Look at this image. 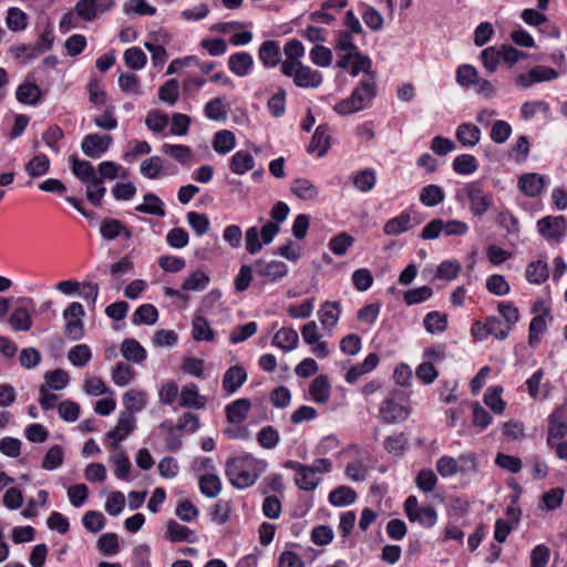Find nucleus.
Here are the masks:
<instances>
[{
	"instance_id": "62",
	"label": "nucleus",
	"mask_w": 567,
	"mask_h": 567,
	"mask_svg": "<svg viewBox=\"0 0 567 567\" xmlns=\"http://www.w3.org/2000/svg\"><path fill=\"white\" fill-rule=\"evenodd\" d=\"M125 64L133 70H141L147 62L146 54L136 47L130 48L124 52Z\"/></svg>"
},
{
	"instance_id": "59",
	"label": "nucleus",
	"mask_w": 567,
	"mask_h": 567,
	"mask_svg": "<svg viewBox=\"0 0 567 567\" xmlns=\"http://www.w3.org/2000/svg\"><path fill=\"white\" fill-rule=\"evenodd\" d=\"M209 284V277L203 271H194L186 278L182 285L183 290L196 291L204 290Z\"/></svg>"
},
{
	"instance_id": "30",
	"label": "nucleus",
	"mask_w": 567,
	"mask_h": 567,
	"mask_svg": "<svg viewBox=\"0 0 567 567\" xmlns=\"http://www.w3.org/2000/svg\"><path fill=\"white\" fill-rule=\"evenodd\" d=\"M135 209L143 214L155 215L158 217L165 216L164 202L154 193L144 195V203L137 205Z\"/></svg>"
},
{
	"instance_id": "48",
	"label": "nucleus",
	"mask_w": 567,
	"mask_h": 567,
	"mask_svg": "<svg viewBox=\"0 0 567 567\" xmlns=\"http://www.w3.org/2000/svg\"><path fill=\"white\" fill-rule=\"evenodd\" d=\"M135 372L131 365L125 362H117L112 371V380L118 386H125L132 382Z\"/></svg>"
},
{
	"instance_id": "35",
	"label": "nucleus",
	"mask_w": 567,
	"mask_h": 567,
	"mask_svg": "<svg viewBox=\"0 0 567 567\" xmlns=\"http://www.w3.org/2000/svg\"><path fill=\"white\" fill-rule=\"evenodd\" d=\"M230 169L237 175H243L255 166L254 157L246 151L236 152L230 158Z\"/></svg>"
},
{
	"instance_id": "26",
	"label": "nucleus",
	"mask_w": 567,
	"mask_h": 567,
	"mask_svg": "<svg viewBox=\"0 0 567 567\" xmlns=\"http://www.w3.org/2000/svg\"><path fill=\"white\" fill-rule=\"evenodd\" d=\"M309 393L311 399L317 403L328 402L331 393L330 382L327 375L317 377L310 384Z\"/></svg>"
},
{
	"instance_id": "2",
	"label": "nucleus",
	"mask_w": 567,
	"mask_h": 567,
	"mask_svg": "<svg viewBox=\"0 0 567 567\" xmlns=\"http://www.w3.org/2000/svg\"><path fill=\"white\" fill-rule=\"evenodd\" d=\"M377 95V84L372 79L363 80L354 87L351 95L338 102L333 110L339 115H350L367 109Z\"/></svg>"
},
{
	"instance_id": "13",
	"label": "nucleus",
	"mask_w": 567,
	"mask_h": 567,
	"mask_svg": "<svg viewBox=\"0 0 567 567\" xmlns=\"http://www.w3.org/2000/svg\"><path fill=\"white\" fill-rule=\"evenodd\" d=\"M113 6V0H80L75 6V11L84 21H92L99 12H106Z\"/></svg>"
},
{
	"instance_id": "27",
	"label": "nucleus",
	"mask_w": 567,
	"mask_h": 567,
	"mask_svg": "<svg viewBox=\"0 0 567 567\" xmlns=\"http://www.w3.org/2000/svg\"><path fill=\"white\" fill-rule=\"evenodd\" d=\"M455 136L464 147H473L481 140V130L471 123H463L457 126Z\"/></svg>"
},
{
	"instance_id": "18",
	"label": "nucleus",
	"mask_w": 567,
	"mask_h": 567,
	"mask_svg": "<svg viewBox=\"0 0 567 567\" xmlns=\"http://www.w3.org/2000/svg\"><path fill=\"white\" fill-rule=\"evenodd\" d=\"M100 233L106 240H113L118 236H123L125 239L132 238L131 229L127 228L123 221L115 218L103 219L100 226Z\"/></svg>"
},
{
	"instance_id": "52",
	"label": "nucleus",
	"mask_w": 567,
	"mask_h": 567,
	"mask_svg": "<svg viewBox=\"0 0 567 567\" xmlns=\"http://www.w3.org/2000/svg\"><path fill=\"white\" fill-rule=\"evenodd\" d=\"M478 167L475 156L470 154H462L454 158L453 169L461 175H470L476 172Z\"/></svg>"
},
{
	"instance_id": "17",
	"label": "nucleus",
	"mask_w": 567,
	"mask_h": 567,
	"mask_svg": "<svg viewBox=\"0 0 567 567\" xmlns=\"http://www.w3.org/2000/svg\"><path fill=\"white\" fill-rule=\"evenodd\" d=\"M258 58L265 68L281 65V50L278 41H264L258 50Z\"/></svg>"
},
{
	"instance_id": "16",
	"label": "nucleus",
	"mask_w": 567,
	"mask_h": 567,
	"mask_svg": "<svg viewBox=\"0 0 567 567\" xmlns=\"http://www.w3.org/2000/svg\"><path fill=\"white\" fill-rule=\"evenodd\" d=\"M207 399L206 396L199 393V389L195 383H187L182 388L179 405L182 408H192L196 410H202L206 406Z\"/></svg>"
},
{
	"instance_id": "24",
	"label": "nucleus",
	"mask_w": 567,
	"mask_h": 567,
	"mask_svg": "<svg viewBox=\"0 0 567 567\" xmlns=\"http://www.w3.org/2000/svg\"><path fill=\"white\" fill-rule=\"evenodd\" d=\"M379 361H380V359L377 353L368 354V357L364 359V361L362 363L357 364V365L352 367L351 369H349V371L346 373V377H344L346 381L348 383H355L361 375L374 370L377 368V365L379 364Z\"/></svg>"
},
{
	"instance_id": "40",
	"label": "nucleus",
	"mask_w": 567,
	"mask_h": 567,
	"mask_svg": "<svg viewBox=\"0 0 567 567\" xmlns=\"http://www.w3.org/2000/svg\"><path fill=\"white\" fill-rule=\"evenodd\" d=\"M158 319L157 309L151 303L140 306L133 313L132 322L134 324H154Z\"/></svg>"
},
{
	"instance_id": "58",
	"label": "nucleus",
	"mask_w": 567,
	"mask_h": 567,
	"mask_svg": "<svg viewBox=\"0 0 567 567\" xmlns=\"http://www.w3.org/2000/svg\"><path fill=\"white\" fill-rule=\"evenodd\" d=\"M354 238L347 233H340L329 241L330 250L338 256H342L353 245Z\"/></svg>"
},
{
	"instance_id": "25",
	"label": "nucleus",
	"mask_w": 567,
	"mask_h": 567,
	"mask_svg": "<svg viewBox=\"0 0 567 567\" xmlns=\"http://www.w3.org/2000/svg\"><path fill=\"white\" fill-rule=\"evenodd\" d=\"M114 452L110 456V461L114 465V474L117 478L128 481L132 467L131 461L122 447L113 449Z\"/></svg>"
},
{
	"instance_id": "51",
	"label": "nucleus",
	"mask_w": 567,
	"mask_h": 567,
	"mask_svg": "<svg viewBox=\"0 0 567 567\" xmlns=\"http://www.w3.org/2000/svg\"><path fill=\"white\" fill-rule=\"evenodd\" d=\"M193 338L196 341L214 340V331L212 330L208 321L202 316H196L193 319Z\"/></svg>"
},
{
	"instance_id": "11",
	"label": "nucleus",
	"mask_w": 567,
	"mask_h": 567,
	"mask_svg": "<svg viewBox=\"0 0 567 567\" xmlns=\"http://www.w3.org/2000/svg\"><path fill=\"white\" fill-rule=\"evenodd\" d=\"M538 233L547 240H559L566 233L564 216H546L537 221Z\"/></svg>"
},
{
	"instance_id": "43",
	"label": "nucleus",
	"mask_w": 567,
	"mask_h": 567,
	"mask_svg": "<svg viewBox=\"0 0 567 567\" xmlns=\"http://www.w3.org/2000/svg\"><path fill=\"white\" fill-rule=\"evenodd\" d=\"M444 198L445 195L443 189L434 184L423 187L420 193V202L427 207H433L443 203Z\"/></svg>"
},
{
	"instance_id": "60",
	"label": "nucleus",
	"mask_w": 567,
	"mask_h": 567,
	"mask_svg": "<svg viewBox=\"0 0 567 567\" xmlns=\"http://www.w3.org/2000/svg\"><path fill=\"white\" fill-rule=\"evenodd\" d=\"M503 389L501 386L489 388L484 394L485 404L495 413H503L505 410V402L501 398Z\"/></svg>"
},
{
	"instance_id": "42",
	"label": "nucleus",
	"mask_w": 567,
	"mask_h": 567,
	"mask_svg": "<svg viewBox=\"0 0 567 567\" xmlns=\"http://www.w3.org/2000/svg\"><path fill=\"white\" fill-rule=\"evenodd\" d=\"M123 403L126 412L142 411L146 405V393L138 390H130L123 395Z\"/></svg>"
},
{
	"instance_id": "49",
	"label": "nucleus",
	"mask_w": 567,
	"mask_h": 567,
	"mask_svg": "<svg viewBox=\"0 0 567 567\" xmlns=\"http://www.w3.org/2000/svg\"><path fill=\"white\" fill-rule=\"evenodd\" d=\"M50 159L47 155H35L25 164V171L31 177H40L48 173Z\"/></svg>"
},
{
	"instance_id": "57",
	"label": "nucleus",
	"mask_w": 567,
	"mask_h": 567,
	"mask_svg": "<svg viewBox=\"0 0 567 567\" xmlns=\"http://www.w3.org/2000/svg\"><path fill=\"white\" fill-rule=\"evenodd\" d=\"M64 461L63 449L60 445H53L45 453L42 467L47 471H53L62 465Z\"/></svg>"
},
{
	"instance_id": "3",
	"label": "nucleus",
	"mask_w": 567,
	"mask_h": 567,
	"mask_svg": "<svg viewBox=\"0 0 567 567\" xmlns=\"http://www.w3.org/2000/svg\"><path fill=\"white\" fill-rule=\"evenodd\" d=\"M281 72L284 75L292 78L298 87L316 89L322 83V74L301 62H281Z\"/></svg>"
},
{
	"instance_id": "64",
	"label": "nucleus",
	"mask_w": 567,
	"mask_h": 567,
	"mask_svg": "<svg viewBox=\"0 0 567 567\" xmlns=\"http://www.w3.org/2000/svg\"><path fill=\"white\" fill-rule=\"evenodd\" d=\"M204 113L213 121H224L227 117V112L220 97L212 99L205 105Z\"/></svg>"
},
{
	"instance_id": "32",
	"label": "nucleus",
	"mask_w": 567,
	"mask_h": 567,
	"mask_svg": "<svg viewBox=\"0 0 567 567\" xmlns=\"http://www.w3.org/2000/svg\"><path fill=\"white\" fill-rule=\"evenodd\" d=\"M194 534L188 527L181 525L174 519H169L166 525L165 537L173 543L189 542L194 540L189 537Z\"/></svg>"
},
{
	"instance_id": "41",
	"label": "nucleus",
	"mask_w": 567,
	"mask_h": 567,
	"mask_svg": "<svg viewBox=\"0 0 567 567\" xmlns=\"http://www.w3.org/2000/svg\"><path fill=\"white\" fill-rule=\"evenodd\" d=\"M340 312L341 310L339 302L326 301L319 311V319L321 324L324 327H334L338 323Z\"/></svg>"
},
{
	"instance_id": "22",
	"label": "nucleus",
	"mask_w": 567,
	"mask_h": 567,
	"mask_svg": "<svg viewBox=\"0 0 567 567\" xmlns=\"http://www.w3.org/2000/svg\"><path fill=\"white\" fill-rule=\"evenodd\" d=\"M299 336L297 331L290 327L278 330L272 339V344L285 352H289L297 348Z\"/></svg>"
},
{
	"instance_id": "44",
	"label": "nucleus",
	"mask_w": 567,
	"mask_h": 567,
	"mask_svg": "<svg viewBox=\"0 0 567 567\" xmlns=\"http://www.w3.org/2000/svg\"><path fill=\"white\" fill-rule=\"evenodd\" d=\"M9 323L16 331H29L32 327V319L25 308L18 307L10 315Z\"/></svg>"
},
{
	"instance_id": "1",
	"label": "nucleus",
	"mask_w": 567,
	"mask_h": 567,
	"mask_svg": "<svg viewBox=\"0 0 567 567\" xmlns=\"http://www.w3.org/2000/svg\"><path fill=\"white\" fill-rule=\"evenodd\" d=\"M266 468L267 462L247 454L227 460L225 474L234 487L243 489L254 485Z\"/></svg>"
},
{
	"instance_id": "54",
	"label": "nucleus",
	"mask_w": 567,
	"mask_h": 567,
	"mask_svg": "<svg viewBox=\"0 0 567 567\" xmlns=\"http://www.w3.org/2000/svg\"><path fill=\"white\" fill-rule=\"evenodd\" d=\"M179 96V82L176 79L166 81L158 90L161 101L174 105Z\"/></svg>"
},
{
	"instance_id": "61",
	"label": "nucleus",
	"mask_w": 567,
	"mask_h": 567,
	"mask_svg": "<svg viewBox=\"0 0 567 567\" xmlns=\"http://www.w3.org/2000/svg\"><path fill=\"white\" fill-rule=\"evenodd\" d=\"M433 296V290L429 286H422L404 292L403 300L408 306L421 303Z\"/></svg>"
},
{
	"instance_id": "46",
	"label": "nucleus",
	"mask_w": 567,
	"mask_h": 567,
	"mask_svg": "<svg viewBox=\"0 0 567 567\" xmlns=\"http://www.w3.org/2000/svg\"><path fill=\"white\" fill-rule=\"evenodd\" d=\"M320 482L318 474L308 465L296 476V485L303 491H313Z\"/></svg>"
},
{
	"instance_id": "38",
	"label": "nucleus",
	"mask_w": 567,
	"mask_h": 567,
	"mask_svg": "<svg viewBox=\"0 0 567 567\" xmlns=\"http://www.w3.org/2000/svg\"><path fill=\"white\" fill-rule=\"evenodd\" d=\"M567 435V424L556 419L553 414L548 416L547 445L554 449L556 441Z\"/></svg>"
},
{
	"instance_id": "50",
	"label": "nucleus",
	"mask_w": 567,
	"mask_h": 567,
	"mask_svg": "<svg viewBox=\"0 0 567 567\" xmlns=\"http://www.w3.org/2000/svg\"><path fill=\"white\" fill-rule=\"evenodd\" d=\"M47 389L50 388L52 390H63L70 381L69 373L62 369H55L53 371H48L44 374Z\"/></svg>"
},
{
	"instance_id": "19",
	"label": "nucleus",
	"mask_w": 567,
	"mask_h": 567,
	"mask_svg": "<svg viewBox=\"0 0 567 567\" xmlns=\"http://www.w3.org/2000/svg\"><path fill=\"white\" fill-rule=\"evenodd\" d=\"M545 186V177L537 173L523 174L518 178V187L528 197L539 196Z\"/></svg>"
},
{
	"instance_id": "15",
	"label": "nucleus",
	"mask_w": 567,
	"mask_h": 567,
	"mask_svg": "<svg viewBox=\"0 0 567 567\" xmlns=\"http://www.w3.org/2000/svg\"><path fill=\"white\" fill-rule=\"evenodd\" d=\"M330 140L329 126L327 124L319 125L307 147L308 153H316L318 157L324 156L330 148Z\"/></svg>"
},
{
	"instance_id": "39",
	"label": "nucleus",
	"mask_w": 567,
	"mask_h": 567,
	"mask_svg": "<svg viewBox=\"0 0 567 567\" xmlns=\"http://www.w3.org/2000/svg\"><path fill=\"white\" fill-rule=\"evenodd\" d=\"M236 145V137L233 132L221 130L217 132L213 140V148L218 154H227L234 150Z\"/></svg>"
},
{
	"instance_id": "34",
	"label": "nucleus",
	"mask_w": 567,
	"mask_h": 567,
	"mask_svg": "<svg viewBox=\"0 0 567 567\" xmlns=\"http://www.w3.org/2000/svg\"><path fill=\"white\" fill-rule=\"evenodd\" d=\"M425 330L431 333H442L447 329V316L440 311H431L423 319Z\"/></svg>"
},
{
	"instance_id": "23",
	"label": "nucleus",
	"mask_w": 567,
	"mask_h": 567,
	"mask_svg": "<svg viewBox=\"0 0 567 567\" xmlns=\"http://www.w3.org/2000/svg\"><path fill=\"white\" fill-rule=\"evenodd\" d=\"M254 65V59L248 52H237L229 56L228 68L237 76L247 75Z\"/></svg>"
},
{
	"instance_id": "5",
	"label": "nucleus",
	"mask_w": 567,
	"mask_h": 567,
	"mask_svg": "<svg viewBox=\"0 0 567 567\" xmlns=\"http://www.w3.org/2000/svg\"><path fill=\"white\" fill-rule=\"evenodd\" d=\"M464 192L470 202V210L474 216L484 215L494 204L493 195L485 192L478 182L468 183Z\"/></svg>"
},
{
	"instance_id": "20",
	"label": "nucleus",
	"mask_w": 567,
	"mask_h": 567,
	"mask_svg": "<svg viewBox=\"0 0 567 567\" xmlns=\"http://www.w3.org/2000/svg\"><path fill=\"white\" fill-rule=\"evenodd\" d=\"M251 409V401L246 398L237 399L225 408L227 422L231 424H239L244 422Z\"/></svg>"
},
{
	"instance_id": "53",
	"label": "nucleus",
	"mask_w": 567,
	"mask_h": 567,
	"mask_svg": "<svg viewBox=\"0 0 567 567\" xmlns=\"http://www.w3.org/2000/svg\"><path fill=\"white\" fill-rule=\"evenodd\" d=\"M280 441L279 432L271 425H267L260 429L257 433V442L264 449H275Z\"/></svg>"
},
{
	"instance_id": "12",
	"label": "nucleus",
	"mask_w": 567,
	"mask_h": 567,
	"mask_svg": "<svg viewBox=\"0 0 567 567\" xmlns=\"http://www.w3.org/2000/svg\"><path fill=\"white\" fill-rule=\"evenodd\" d=\"M112 142L113 137L109 134L91 133L84 136L81 150L87 157L100 158L109 150Z\"/></svg>"
},
{
	"instance_id": "21",
	"label": "nucleus",
	"mask_w": 567,
	"mask_h": 567,
	"mask_svg": "<svg viewBox=\"0 0 567 567\" xmlns=\"http://www.w3.org/2000/svg\"><path fill=\"white\" fill-rule=\"evenodd\" d=\"M72 173L83 183L101 184V178L95 173L93 165L89 161L79 159L75 155L70 157Z\"/></svg>"
},
{
	"instance_id": "37",
	"label": "nucleus",
	"mask_w": 567,
	"mask_h": 567,
	"mask_svg": "<svg viewBox=\"0 0 567 567\" xmlns=\"http://www.w3.org/2000/svg\"><path fill=\"white\" fill-rule=\"evenodd\" d=\"M357 499V493L349 486H338L332 489L329 494V502L333 506H347L354 503Z\"/></svg>"
},
{
	"instance_id": "10",
	"label": "nucleus",
	"mask_w": 567,
	"mask_h": 567,
	"mask_svg": "<svg viewBox=\"0 0 567 567\" xmlns=\"http://www.w3.org/2000/svg\"><path fill=\"white\" fill-rule=\"evenodd\" d=\"M558 78V72L546 65H537L532 68L527 73L518 74L515 83L519 87H529L535 83L551 81Z\"/></svg>"
},
{
	"instance_id": "63",
	"label": "nucleus",
	"mask_w": 567,
	"mask_h": 567,
	"mask_svg": "<svg viewBox=\"0 0 567 567\" xmlns=\"http://www.w3.org/2000/svg\"><path fill=\"white\" fill-rule=\"evenodd\" d=\"M163 168V159L159 156H152L144 159L141 164V174L150 179L158 177Z\"/></svg>"
},
{
	"instance_id": "31",
	"label": "nucleus",
	"mask_w": 567,
	"mask_h": 567,
	"mask_svg": "<svg viewBox=\"0 0 567 567\" xmlns=\"http://www.w3.org/2000/svg\"><path fill=\"white\" fill-rule=\"evenodd\" d=\"M291 193L302 200H313L318 196V188L307 178H297L290 187Z\"/></svg>"
},
{
	"instance_id": "9",
	"label": "nucleus",
	"mask_w": 567,
	"mask_h": 567,
	"mask_svg": "<svg viewBox=\"0 0 567 567\" xmlns=\"http://www.w3.org/2000/svg\"><path fill=\"white\" fill-rule=\"evenodd\" d=\"M136 417L131 412L122 411L118 415L114 429L105 434L106 439L112 440V449L121 447L120 443L125 440L135 429Z\"/></svg>"
},
{
	"instance_id": "29",
	"label": "nucleus",
	"mask_w": 567,
	"mask_h": 567,
	"mask_svg": "<svg viewBox=\"0 0 567 567\" xmlns=\"http://www.w3.org/2000/svg\"><path fill=\"white\" fill-rule=\"evenodd\" d=\"M17 100L22 104L35 105L40 102L41 90L32 82H23L16 92Z\"/></svg>"
},
{
	"instance_id": "33",
	"label": "nucleus",
	"mask_w": 567,
	"mask_h": 567,
	"mask_svg": "<svg viewBox=\"0 0 567 567\" xmlns=\"http://www.w3.org/2000/svg\"><path fill=\"white\" fill-rule=\"evenodd\" d=\"M525 276L530 284L540 285L548 279L549 267L544 260L533 261L527 266Z\"/></svg>"
},
{
	"instance_id": "56",
	"label": "nucleus",
	"mask_w": 567,
	"mask_h": 567,
	"mask_svg": "<svg viewBox=\"0 0 567 567\" xmlns=\"http://www.w3.org/2000/svg\"><path fill=\"white\" fill-rule=\"evenodd\" d=\"M162 151L181 164H186L192 157L189 146L181 144H164Z\"/></svg>"
},
{
	"instance_id": "45",
	"label": "nucleus",
	"mask_w": 567,
	"mask_h": 567,
	"mask_svg": "<svg viewBox=\"0 0 567 567\" xmlns=\"http://www.w3.org/2000/svg\"><path fill=\"white\" fill-rule=\"evenodd\" d=\"M478 71L471 64H462L456 69L455 79L460 86L470 87L478 81Z\"/></svg>"
},
{
	"instance_id": "55",
	"label": "nucleus",
	"mask_w": 567,
	"mask_h": 567,
	"mask_svg": "<svg viewBox=\"0 0 567 567\" xmlns=\"http://www.w3.org/2000/svg\"><path fill=\"white\" fill-rule=\"evenodd\" d=\"M549 313L548 309H545L543 315L535 316L530 323L528 329V343L530 346H534L539 341V336L545 332L547 328L545 316Z\"/></svg>"
},
{
	"instance_id": "7",
	"label": "nucleus",
	"mask_w": 567,
	"mask_h": 567,
	"mask_svg": "<svg viewBox=\"0 0 567 567\" xmlns=\"http://www.w3.org/2000/svg\"><path fill=\"white\" fill-rule=\"evenodd\" d=\"M419 224H421V219L416 212L404 210L400 215L389 219L383 226V231L388 236H399Z\"/></svg>"
},
{
	"instance_id": "14",
	"label": "nucleus",
	"mask_w": 567,
	"mask_h": 567,
	"mask_svg": "<svg viewBox=\"0 0 567 567\" xmlns=\"http://www.w3.org/2000/svg\"><path fill=\"white\" fill-rule=\"evenodd\" d=\"M247 381L246 370L239 365H231L226 370L221 381V388L225 396L236 393L241 385Z\"/></svg>"
},
{
	"instance_id": "4",
	"label": "nucleus",
	"mask_w": 567,
	"mask_h": 567,
	"mask_svg": "<svg viewBox=\"0 0 567 567\" xmlns=\"http://www.w3.org/2000/svg\"><path fill=\"white\" fill-rule=\"evenodd\" d=\"M401 401L399 393H391L381 402L379 417L383 423L393 424L408 419L410 410Z\"/></svg>"
},
{
	"instance_id": "36",
	"label": "nucleus",
	"mask_w": 567,
	"mask_h": 567,
	"mask_svg": "<svg viewBox=\"0 0 567 567\" xmlns=\"http://www.w3.org/2000/svg\"><path fill=\"white\" fill-rule=\"evenodd\" d=\"M199 489L208 498H215L221 491V481L216 474H204L198 481Z\"/></svg>"
},
{
	"instance_id": "28",
	"label": "nucleus",
	"mask_w": 567,
	"mask_h": 567,
	"mask_svg": "<svg viewBox=\"0 0 567 567\" xmlns=\"http://www.w3.org/2000/svg\"><path fill=\"white\" fill-rule=\"evenodd\" d=\"M122 355L130 362L142 363L146 359V350L135 339H124L121 344Z\"/></svg>"
},
{
	"instance_id": "6",
	"label": "nucleus",
	"mask_w": 567,
	"mask_h": 567,
	"mask_svg": "<svg viewBox=\"0 0 567 567\" xmlns=\"http://www.w3.org/2000/svg\"><path fill=\"white\" fill-rule=\"evenodd\" d=\"M404 511L411 522H417L421 526L430 528L435 525L437 514L432 506H419L415 496H409L404 502Z\"/></svg>"
},
{
	"instance_id": "8",
	"label": "nucleus",
	"mask_w": 567,
	"mask_h": 567,
	"mask_svg": "<svg viewBox=\"0 0 567 567\" xmlns=\"http://www.w3.org/2000/svg\"><path fill=\"white\" fill-rule=\"evenodd\" d=\"M254 271L257 277L262 279V284L276 282L288 274V267L282 261H265L258 259L254 262Z\"/></svg>"
},
{
	"instance_id": "47",
	"label": "nucleus",
	"mask_w": 567,
	"mask_h": 567,
	"mask_svg": "<svg viewBox=\"0 0 567 567\" xmlns=\"http://www.w3.org/2000/svg\"><path fill=\"white\" fill-rule=\"evenodd\" d=\"M92 358L91 349L87 344H76L68 352L69 361L78 368L85 367Z\"/></svg>"
}]
</instances>
